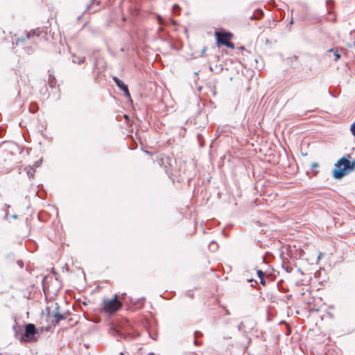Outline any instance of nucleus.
Masks as SVG:
<instances>
[{
    "label": "nucleus",
    "mask_w": 355,
    "mask_h": 355,
    "mask_svg": "<svg viewBox=\"0 0 355 355\" xmlns=\"http://www.w3.org/2000/svg\"><path fill=\"white\" fill-rule=\"evenodd\" d=\"M328 52L329 53H334V60L335 61H338L340 59V55L338 53V51H334L333 49H330V50L328 51Z\"/></svg>",
    "instance_id": "9b49d317"
},
{
    "label": "nucleus",
    "mask_w": 355,
    "mask_h": 355,
    "mask_svg": "<svg viewBox=\"0 0 355 355\" xmlns=\"http://www.w3.org/2000/svg\"><path fill=\"white\" fill-rule=\"evenodd\" d=\"M113 80L120 89L124 90V89H126L127 85L117 77H114Z\"/></svg>",
    "instance_id": "6e6552de"
},
{
    "label": "nucleus",
    "mask_w": 355,
    "mask_h": 355,
    "mask_svg": "<svg viewBox=\"0 0 355 355\" xmlns=\"http://www.w3.org/2000/svg\"><path fill=\"white\" fill-rule=\"evenodd\" d=\"M73 58L72 60V62L73 63H77V64H80L81 63H83L85 61V57L76 56L75 55H73Z\"/></svg>",
    "instance_id": "1a4fd4ad"
},
{
    "label": "nucleus",
    "mask_w": 355,
    "mask_h": 355,
    "mask_svg": "<svg viewBox=\"0 0 355 355\" xmlns=\"http://www.w3.org/2000/svg\"><path fill=\"white\" fill-rule=\"evenodd\" d=\"M59 308H60V306L58 305V304H56V306L55 308V311L53 314V317L55 318V322L56 323H58L61 320L65 319L64 315L59 312Z\"/></svg>",
    "instance_id": "0eeeda50"
},
{
    "label": "nucleus",
    "mask_w": 355,
    "mask_h": 355,
    "mask_svg": "<svg viewBox=\"0 0 355 355\" xmlns=\"http://www.w3.org/2000/svg\"><path fill=\"white\" fill-rule=\"evenodd\" d=\"M209 248L210 250L214 251L218 248V244L213 241L209 244Z\"/></svg>",
    "instance_id": "f8f14e48"
},
{
    "label": "nucleus",
    "mask_w": 355,
    "mask_h": 355,
    "mask_svg": "<svg viewBox=\"0 0 355 355\" xmlns=\"http://www.w3.org/2000/svg\"><path fill=\"white\" fill-rule=\"evenodd\" d=\"M350 130L352 134L355 137V122L352 125Z\"/></svg>",
    "instance_id": "dca6fc26"
},
{
    "label": "nucleus",
    "mask_w": 355,
    "mask_h": 355,
    "mask_svg": "<svg viewBox=\"0 0 355 355\" xmlns=\"http://www.w3.org/2000/svg\"><path fill=\"white\" fill-rule=\"evenodd\" d=\"M18 263L20 266V267L22 268V266H23L22 261H18Z\"/></svg>",
    "instance_id": "4be33fe9"
},
{
    "label": "nucleus",
    "mask_w": 355,
    "mask_h": 355,
    "mask_svg": "<svg viewBox=\"0 0 355 355\" xmlns=\"http://www.w3.org/2000/svg\"><path fill=\"white\" fill-rule=\"evenodd\" d=\"M38 31H33L26 33V40L36 43L39 40L40 34Z\"/></svg>",
    "instance_id": "423d86ee"
},
{
    "label": "nucleus",
    "mask_w": 355,
    "mask_h": 355,
    "mask_svg": "<svg viewBox=\"0 0 355 355\" xmlns=\"http://www.w3.org/2000/svg\"><path fill=\"white\" fill-rule=\"evenodd\" d=\"M201 336H202V334L200 332H198V331H196L195 332L196 338H197L198 337ZM193 343L196 345H200V343L197 341L196 339L194 340Z\"/></svg>",
    "instance_id": "ddd939ff"
},
{
    "label": "nucleus",
    "mask_w": 355,
    "mask_h": 355,
    "mask_svg": "<svg viewBox=\"0 0 355 355\" xmlns=\"http://www.w3.org/2000/svg\"><path fill=\"white\" fill-rule=\"evenodd\" d=\"M216 36L218 43H220L221 44L227 47L234 49V44L230 42V38L232 36L231 33L216 32Z\"/></svg>",
    "instance_id": "7ed1b4c3"
},
{
    "label": "nucleus",
    "mask_w": 355,
    "mask_h": 355,
    "mask_svg": "<svg viewBox=\"0 0 355 355\" xmlns=\"http://www.w3.org/2000/svg\"><path fill=\"white\" fill-rule=\"evenodd\" d=\"M257 275H258V277H259L260 280H262L265 276L264 272L261 270H257Z\"/></svg>",
    "instance_id": "4468645a"
},
{
    "label": "nucleus",
    "mask_w": 355,
    "mask_h": 355,
    "mask_svg": "<svg viewBox=\"0 0 355 355\" xmlns=\"http://www.w3.org/2000/svg\"><path fill=\"white\" fill-rule=\"evenodd\" d=\"M338 162L341 164L343 168H345V171H347V169L352 170L355 166V162L351 163L349 159L345 157L341 158Z\"/></svg>",
    "instance_id": "39448f33"
},
{
    "label": "nucleus",
    "mask_w": 355,
    "mask_h": 355,
    "mask_svg": "<svg viewBox=\"0 0 355 355\" xmlns=\"http://www.w3.org/2000/svg\"><path fill=\"white\" fill-rule=\"evenodd\" d=\"M123 92H124V95L126 96V97H128L130 98V94L129 93V91H128V87H126V89H124V90H122Z\"/></svg>",
    "instance_id": "2eb2a0df"
},
{
    "label": "nucleus",
    "mask_w": 355,
    "mask_h": 355,
    "mask_svg": "<svg viewBox=\"0 0 355 355\" xmlns=\"http://www.w3.org/2000/svg\"><path fill=\"white\" fill-rule=\"evenodd\" d=\"M260 282L261 284L264 285L265 284V281L264 279H263L262 280H260Z\"/></svg>",
    "instance_id": "5701e85b"
},
{
    "label": "nucleus",
    "mask_w": 355,
    "mask_h": 355,
    "mask_svg": "<svg viewBox=\"0 0 355 355\" xmlns=\"http://www.w3.org/2000/svg\"><path fill=\"white\" fill-rule=\"evenodd\" d=\"M37 331L33 324H28L26 325L25 331L24 334V340L28 342H33L36 340L35 335Z\"/></svg>",
    "instance_id": "f03ea898"
},
{
    "label": "nucleus",
    "mask_w": 355,
    "mask_h": 355,
    "mask_svg": "<svg viewBox=\"0 0 355 355\" xmlns=\"http://www.w3.org/2000/svg\"><path fill=\"white\" fill-rule=\"evenodd\" d=\"M42 162V160H39V161H37L35 164H34V166L35 167H37L38 166H40V163Z\"/></svg>",
    "instance_id": "aec40b11"
},
{
    "label": "nucleus",
    "mask_w": 355,
    "mask_h": 355,
    "mask_svg": "<svg viewBox=\"0 0 355 355\" xmlns=\"http://www.w3.org/2000/svg\"><path fill=\"white\" fill-rule=\"evenodd\" d=\"M149 355H155L154 353H150Z\"/></svg>",
    "instance_id": "cd10ccee"
},
{
    "label": "nucleus",
    "mask_w": 355,
    "mask_h": 355,
    "mask_svg": "<svg viewBox=\"0 0 355 355\" xmlns=\"http://www.w3.org/2000/svg\"><path fill=\"white\" fill-rule=\"evenodd\" d=\"M347 174V171H345V168H343V166L340 163L338 162L335 164L333 176L336 179H340L345 175Z\"/></svg>",
    "instance_id": "20e7f679"
},
{
    "label": "nucleus",
    "mask_w": 355,
    "mask_h": 355,
    "mask_svg": "<svg viewBox=\"0 0 355 355\" xmlns=\"http://www.w3.org/2000/svg\"><path fill=\"white\" fill-rule=\"evenodd\" d=\"M243 327H244L243 323V322H241V323L238 325V329H239V330H242V329H243Z\"/></svg>",
    "instance_id": "a211bd4d"
},
{
    "label": "nucleus",
    "mask_w": 355,
    "mask_h": 355,
    "mask_svg": "<svg viewBox=\"0 0 355 355\" xmlns=\"http://www.w3.org/2000/svg\"><path fill=\"white\" fill-rule=\"evenodd\" d=\"M12 218L16 219V218H17V215L14 214V215L12 216Z\"/></svg>",
    "instance_id": "b1692460"
},
{
    "label": "nucleus",
    "mask_w": 355,
    "mask_h": 355,
    "mask_svg": "<svg viewBox=\"0 0 355 355\" xmlns=\"http://www.w3.org/2000/svg\"><path fill=\"white\" fill-rule=\"evenodd\" d=\"M226 313H227V315H229V314H230V313H229V311H226Z\"/></svg>",
    "instance_id": "a878e982"
},
{
    "label": "nucleus",
    "mask_w": 355,
    "mask_h": 355,
    "mask_svg": "<svg viewBox=\"0 0 355 355\" xmlns=\"http://www.w3.org/2000/svg\"><path fill=\"white\" fill-rule=\"evenodd\" d=\"M121 303L117 300L116 295L112 300L103 301V309L107 313H114L119 310L121 307Z\"/></svg>",
    "instance_id": "f257e3e1"
},
{
    "label": "nucleus",
    "mask_w": 355,
    "mask_h": 355,
    "mask_svg": "<svg viewBox=\"0 0 355 355\" xmlns=\"http://www.w3.org/2000/svg\"><path fill=\"white\" fill-rule=\"evenodd\" d=\"M318 166H319V165H318V163H316V162H313V163H312V164H311V167H312L313 168H317V167H318Z\"/></svg>",
    "instance_id": "6ab92c4d"
},
{
    "label": "nucleus",
    "mask_w": 355,
    "mask_h": 355,
    "mask_svg": "<svg viewBox=\"0 0 355 355\" xmlns=\"http://www.w3.org/2000/svg\"><path fill=\"white\" fill-rule=\"evenodd\" d=\"M26 173L30 178L33 177L35 173V169L32 166H29L26 168Z\"/></svg>",
    "instance_id": "9d476101"
},
{
    "label": "nucleus",
    "mask_w": 355,
    "mask_h": 355,
    "mask_svg": "<svg viewBox=\"0 0 355 355\" xmlns=\"http://www.w3.org/2000/svg\"><path fill=\"white\" fill-rule=\"evenodd\" d=\"M23 42H25V39H24V38H18L16 40V44L17 45H18L19 43H23Z\"/></svg>",
    "instance_id": "f3484780"
},
{
    "label": "nucleus",
    "mask_w": 355,
    "mask_h": 355,
    "mask_svg": "<svg viewBox=\"0 0 355 355\" xmlns=\"http://www.w3.org/2000/svg\"><path fill=\"white\" fill-rule=\"evenodd\" d=\"M321 258V254L318 256V259Z\"/></svg>",
    "instance_id": "bb28decb"
},
{
    "label": "nucleus",
    "mask_w": 355,
    "mask_h": 355,
    "mask_svg": "<svg viewBox=\"0 0 355 355\" xmlns=\"http://www.w3.org/2000/svg\"><path fill=\"white\" fill-rule=\"evenodd\" d=\"M158 20H159V24L162 23V18H161V17H160V16H158Z\"/></svg>",
    "instance_id": "412c9836"
},
{
    "label": "nucleus",
    "mask_w": 355,
    "mask_h": 355,
    "mask_svg": "<svg viewBox=\"0 0 355 355\" xmlns=\"http://www.w3.org/2000/svg\"><path fill=\"white\" fill-rule=\"evenodd\" d=\"M176 7H177V8H178V6H173V10H175V8Z\"/></svg>",
    "instance_id": "393cba45"
}]
</instances>
